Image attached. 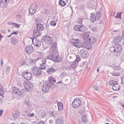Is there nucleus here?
<instances>
[{"label":"nucleus","instance_id":"obj_57","mask_svg":"<svg viewBox=\"0 0 124 124\" xmlns=\"http://www.w3.org/2000/svg\"><path fill=\"white\" fill-rule=\"evenodd\" d=\"M12 23L10 22H7V23L11 25H13V24H12Z\"/></svg>","mask_w":124,"mask_h":124},{"label":"nucleus","instance_id":"obj_34","mask_svg":"<svg viewBox=\"0 0 124 124\" xmlns=\"http://www.w3.org/2000/svg\"><path fill=\"white\" fill-rule=\"evenodd\" d=\"M109 84L110 85H114L116 83H117V82L113 80H111L109 81Z\"/></svg>","mask_w":124,"mask_h":124},{"label":"nucleus","instance_id":"obj_29","mask_svg":"<svg viewBox=\"0 0 124 124\" xmlns=\"http://www.w3.org/2000/svg\"><path fill=\"white\" fill-rule=\"evenodd\" d=\"M80 27L79 30V31L83 32L86 30V28L84 26L80 25Z\"/></svg>","mask_w":124,"mask_h":124},{"label":"nucleus","instance_id":"obj_58","mask_svg":"<svg viewBox=\"0 0 124 124\" xmlns=\"http://www.w3.org/2000/svg\"><path fill=\"white\" fill-rule=\"evenodd\" d=\"M31 61V62H33V63H34L36 62L35 59H32Z\"/></svg>","mask_w":124,"mask_h":124},{"label":"nucleus","instance_id":"obj_35","mask_svg":"<svg viewBox=\"0 0 124 124\" xmlns=\"http://www.w3.org/2000/svg\"><path fill=\"white\" fill-rule=\"evenodd\" d=\"M80 27L79 25H75L74 27V29L76 31H79Z\"/></svg>","mask_w":124,"mask_h":124},{"label":"nucleus","instance_id":"obj_19","mask_svg":"<svg viewBox=\"0 0 124 124\" xmlns=\"http://www.w3.org/2000/svg\"><path fill=\"white\" fill-rule=\"evenodd\" d=\"M10 40L11 44L13 45L17 44L19 41V40L17 39L14 37L11 38Z\"/></svg>","mask_w":124,"mask_h":124},{"label":"nucleus","instance_id":"obj_22","mask_svg":"<svg viewBox=\"0 0 124 124\" xmlns=\"http://www.w3.org/2000/svg\"><path fill=\"white\" fill-rule=\"evenodd\" d=\"M82 121L84 123H86L88 121V118L85 115H83L82 117Z\"/></svg>","mask_w":124,"mask_h":124},{"label":"nucleus","instance_id":"obj_38","mask_svg":"<svg viewBox=\"0 0 124 124\" xmlns=\"http://www.w3.org/2000/svg\"><path fill=\"white\" fill-rule=\"evenodd\" d=\"M49 78V81L51 82L52 81H53L54 82H56L55 79L53 77H50Z\"/></svg>","mask_w":124,"mask_h":124},{"label":"nucleus","instance_id":"obj_17","mask_svg":"<svg viewBox=\"0 0 124 124\" xmlns=\"http://www.w3.org/2000/svg\"><path fill=\"white\" fill-rule=\"evenodd\" d=\"M57 70L53 68V67L48 68L47 69L46 72L48 74H51L56 71Z\"/></svg>","mask_w":124,"mask_h":124},{"label":"nucleus","instance_id":"obj_36","mask_svg":"<svg viewBox=\"0 0 124 124\" xmlns=\"http://www.w3.org/2000/svg\"><path fill=\"white\" fill-rule=\"evenodd\" d=\"M56 124H63V122L61 120H60L59 119H57L56 120Z\"/></svg>","mask_w":124,"mask_h":124},{"label":"nucleus","instance_id":"obj_54","mask_svg":"<svg viewBox=\"0 0 124 124\" xmlns=\"http://www.w3.org/2000/svg\"><path fill=\"white\" fill-rule=\"evenodd\" d=\"M3 112V110L2 109L0 110V116L1 115Z\"/></svg>","mask_w":124,"mask_h":124},{"label":"nucleus","instance_id":"obj_43","mask_svg":"<svg viewBox=\"0 0 124 124\" xmlns=\"http://www.w3.org/2000/svg\"><path fill=\"white\" fill-rule=\"evenodd\" d=\"M82 19H79L78 21V23L79 24H81L82 23Z\"/></svg>","mask_w":124,"mask_h":124},{"label":"nucleus","instance_id":"obj_23","mask_svg":"<svg viewBox=\"0 0 124 124\" xmlns=\"http://www.w3.org/2000/svg\"><path fill=\"white\" fill-rule=\"evenodd\" d=\"M120 88V86L118 85L117 83H116L114 85H113L112 89L114 90L117 91L119 90Z\"/></svg>","mask_w":124,"mask_h":124},{"label":"nucleus","instance_id":"obj_49","mask_svg":"<svg viewBox=\"0 0 124 124\" xmlns=\"http://www.w3.org/2000/svg\"><path fill=\"white\" fill-rule=\"evenodd\" d=\"M35 39H34L35 41H38L39 42H40V40H41V39H38L37 37L36 38H34Z\"/></svg>","mask_w":124,"mask_h":124},{"label":"nucleus","instance_id":"obj_13","mask_svg":"<svg viewBox=\"0 0 124 124\" xmlns=\"http://www.w3.org/2000/svg\"><path fill=\"white\" fill-rule=\"evenodd\" d=\"M34 51L33 47L31 46H26L25 49V51L28 54H31Z\"/></svg>","mask_w":124,"mask_h":124},{"label":"nucleus","instance_id":"obj_10","mask_svg":"<svg viewBox=\"0 0 124 124\" xmlns=\"http://www.w3.org/2000/svg\"><path fill=\"white\" fill-rule=\"evenodd\" d=\"M50 87L49 83H47L46 82L43 85L42 90L44 92H48Z\"/></svg>","mask_w":124,"mask_h":124},{"label":"nucleus","instance_id":"obj_62","mask_svg":"<svg viewBox=\"0 0 124 124\" xmlns=\"http://www.w3.org/2000/svg\"><path fill=\"white\" fill-rule=\"evenodd\" d=\"M62 82L61 81H59L57 83L58 84H61L62 83Z\"/></svg>","mask_w":124,"mask_h":124},{"label":"nucleus","instance_id":"obj_31","mask_svg":"<svg viewBox=\"0 0 124 124\" xmlns=\"http://www.w3.org/2000/svg\"><path fill=\"white\" fill-rule=\"evenodd\" d=\"M34 45L35 46L39 47L41 45V42L38 41H35V42L34 43Z\"/></svg>","mask_w":124,"mask_h":124},{"label":"nucleus","instance_id":"obj_59","mask_svg":"<svg viewBox=\"0 0 124 124\" xmlns=\"http://www.w3.org/2000/svg\"><path fill=\"white\" fill-rule=\"evenodd\" d=\"M92 30L94 32H95L96 31V30L95 28H93L92 29Z\"/></svg>","mask_w":124,"mask_h":124},{"label":"nucleus","instance_id":"obj_28","mask_svg":"<svg viewBox=\"0 0 124 124\" xmlns=\"http://www.w3.org/2000/svg\"><path fill=\"white\" fill-rule=\"evenodd\" d=\"M90 39V41L89 42L94 43H95L96 41V39L94 37H91Z\"/></svg>","mask_w":124,"mask_h":124},{"label":"nucleus","instance_id":"obj_16","mask_svg":"<svg viewBox=\"0 0 124 124\" xmlns=\"http://www.w3.org/2000/svg\"><path fill=\"white\" fill-rule=\"evenodd\" d=\"M89 32H86L84 34L83 36V39L86 42H88L90 41V37L89 36Z\"/></svg>","mask_w":124,"mask_h":124},{"label":"nucleus","instance_id":"obj_63","mask_svg":"<svg viewBox=\"0 0 124 124\" xmlns=\"http://www.w3.org/2000/svg\"><path fill=\"white\" fill-rule=\"evenodd\" d=\"M99 67H98L97 68V72H99Z\"/></svg>","mask_w":124,"mask_h":124},{"label":"nucleus","instance_id":"obj_60","mask_svg":"<svg viewBox=\"0 0 124 124\" xmlns=\"http://www.w3.org/2000/svg\"><path fill=\"white\" fill-rule=\"evenodd\" d=\"M86 63V62L85 61L83 62L82 63L83 64L82 65L83 66H82V67H83L84 65H85V64Z\"/></svg>","mask_w":124,"mask_h":124},{"label":"nucleus","instance_id":"obj_20","mask_svg":"<svg viewBox=\"0 0 124 124\" xmlns=\"http://www.w3.org/2000/svg\"><path fill=\"white\" fill-rule=\"evenodd\" d=\"M40 35V32L38 30L34 31L33 36V38H36Z\"/></svg>","mask_w":124,"mask_h":124},{"label":"nucleus","instance_id":"obj_7","mask_svg":"<svg viewBox=\"0 0 124 124\" xmlns=\"http://www.w3.org/2000/svg\"><path fill=\"white\" fill-rule=\"evenodd\" d=\"M81 101L80 99H76L73 102L72 104V107L74 108L80 107L81 106Z\"/></svg>","mask_w":124,"mask_h":124},{"label":"nucleus","instance_id":"obj_47","mask_svg":"<svg viewBox=\"0 0 124 124\" xmlns=\"http://www.w3.org/2000/svg\"><path fill=\"white\" fill-rule=\"evenodd\" d=\"M118 74H119V73L115 72L113 73H111L112 75L115 76H119V75H118Z\"/></svg>","mask_w":124,"mask_h":124},{"label":"nucleus","instance_id":"obj_26","mask_svg":"<svg viewBox=\"0 0 124 124\" xmlns=\"http://www.w3.org/2000/svg\"><path fill=\"white\" fill-rule=\"evenodd\" d=\"M62 58L58 55V54H57L55 56L54 62H60L62 61Z\"/></svg>","mask_w":124,"mask_h":124},{"label":"nucleus","instance_id":"obj_30","mask_svg":"<svg viewBox=\"0 0 124 124\" xmlns=\"http://www.w3.org/2000/svg\"><path fill=\"white\" fill-rule=\"evenodd\" d=\"M74 57L75 58L76 57V59L75 60V61L76 62H78L80 60V57L78 55H74V56H72V57Z\"/></svg>","mask_w":124,"mask_h":124},{"label":"nucleus","instance_id":"obj_55","mask_svg":"<svg viewBox=\"0 0 124 124\" xmlns=\"http://www.w3.org/2000/svg\"><path fill=\"white\" fill-rule=\"evenodd\" d=\"M50 115L53 116H55V115H54V114L53 112H51L50 113Z\"/></svg>","mask_w":124,"mask_h":124},{"label":"nucleus","instance_id":"obj_18","mask_svg":"<svg viewBox=\"0 0 124 124\" xmlns=\"http://www.w3.org/2000/svg\"><path fill=\"white\" fill-rule=\"evenodd\" d=\"M122 39V38L121 36L116 37L114 39V42L116 44H118L120 42H121Z\"/></svg>","mask_w":124,"mask_h":124},{"label":"nucleus","instance_id":"obj_21","mask_svg":"<svg viewBox=\"0 0 124 124\" xmlns=\"http://www.w3.org/2000/svg\"><path fill=\"white\" fill-rule=\"evenodd\" d=\"M57 104L58 110L59 111L62 110L63 108V104L61 102H59L57 103Z\"/></svg>","mask_w":124,"mask_h":124},{"label":"nucleus","instance_id":"obj_50","mask_svg":"<svg viewBox=\"0 0 124 124\" xmlns=\"http://www.w3.org/2000/svg\"><path fill=\"white\" fill-rule=\"evenodd\" d=\"M10 67L9 66H8L6 68V70L8 72H9L10 71Z\"/></svg>","mask_w":124,"mask_h":124},{"label":"nucleus","instance_id":"obj_42","mask_svg":"<svg viewBox=\"0 0 124 124\" xmlns=\"http://www.w3.org/2000/svg\"><path fill=\"white\" fill-rule=\"evenodd\" d=\"M31 7H33V8L34 9H35L36 10L37 8V6L36 4H33L32 5Z\"/></svg>","mask_w":124,"mask_h":124},{"label":"nucleus","instance_id":"obj_53","mask_svg":"<svg viewBox=\"0 0 124 124\" xmlns=\"http://www.w3.org/2000/svg\"><path fill=\"white\" fill-rule=\"evenodd\" d=\"M45 123L44 121H41L39 122L38 124H45Z\"/></svg>","mask_w":124,"mask_h":124},{"label":"nucleus","instance_id":"obj_12","mask_svg":"<svg viewBox=\"0 0 124 124\" xmlns=\"http://www.w3.org/2000/svg\"><path fill=\"white\" fill-rule=\"evenodd\" d=\"M12 92L16 94L17 95L20 96L22 94L23 90H20L15 87L13 88Z\"/></svg>","mask_w":124,"mask_h":124},{"label":"nucleus","instance_id":"obj_52","mask_svg":"<svg viewBox=\"0 0 124 124\" xmlns=\"http://www.w3.org/2000/svg\"><path fill=\"white\" fill-rule=\"evenodd\" d=\"M95 89L96 91L97 90H98V87L96 85H95L94 86V87H93Z\"/></svg>","mask_w":124,"mask_h":124},{"label":"nucleus","instance_id":"obj_45","mask_svg":"<svg viewBox=\"0 0 124 124\" xmlns=\"http://www.w3.org/2000/svg\"><path fill=\"white\" fill-rule=\"evenodd\" d=\"M113 69L114 70H118L119 69V68L118 66H116L114 67Z\"/></svg>","mask_w":124,"mask_h":124},{"label":"nucleus","instance_id":"obj_48","mask_svg":"<svg viewBox=\"0 0 124 124\" xmlns=\"http://www.w3.org/2000/svg\"><path fill=\"white\" fill-rule=\"evenodd\" d=\"M18 32H19L18 31H14L11 33V35H12L13 34L17 35L18 34Z\"/></svg>","mask_w":124,"mask_h":124},{"label":"nucleus","instance_id":"obj_46","mask_svg":"<svg viewBox=\"0 0 124 124\" xmlns=\"http://www.w3.org/2000/svg\"><path fill=\"white\" fill-rule=\"evenodd\" d=\"M46 58H43L42 60V62H43V63L45 64L46 62Z\"/></svg>","mask_w":124,"mask_h":124},{"label":"nucleus","instance_id":"obj_25","mask_svg":"<svg viewBox=\"0 0 124 124\" xmlns=\"http://www.w3.org/2000/svg\"><path fill=\"white\" fill-rule=\"evenodd\" d=\"M78 65V62H76L74 61L71 63L70 65V68H75Z\"/></svg>","mask_w":124,"mask_h":124},{"label":"nucleus","instance_id":"obj_6","mask_svg":"<svg viewBox=\"0 0 124 124\" xmlns=\"http://www.w3.org/2000/svg\"><path fill=\"white\" fill-rule=\"evenodd\" d=\"M71 43L77 47L79 48L81 47V42L78 39H74L70 41Z\"/></svg>","mask_w":124,"mask_h":124},{"label":"nucleus","instance_id":"obj_27","mask_svg":"<svg viewBox=\"0 0 124 124\" xmlns=\"http://www.w3.org/2000/svg\"><path fill=\"white\" fill-rule=\"evenodd\" d=\"M29 11L31 15L34 14L36 12V10L33 8V7H31L29 9Z\"/></svg>","mask_w":124,"mask_h":124},{"label":"nucleus","instance_id":"obj_14","mask_svg":"<svg viewBox=\"0 0 124 124\" xmlns=\"http://www.w3.org/2000/svg\"><path fill=\"white\" fill-rule=\"evenodd\" d=\"M9 0H0V7L3 8L5 7L8 4Z\"/></svg>","mask_w":124,"mask_h":124},{"label":"nucleus","instance_id":"obj_51","mask_svg":"<svg viewBox=\"0 0 124 124\" xmlns=\"http://www.w3.org/2000/svg\"><path fill=\"white\" fill-rule=\"evenodd\" d=\"M34 114L33 113H32L30 114H29L28 115V116L30 117H32L34 116Z\"/></svg>","mask_w":124,"mask_h":124},{"label":"nucleus","instance_id":"obj_39","mask_svg":"<svg viewBox=\"0 0 124 124\" xmlns=\"http://www.w3.org/2000/svg\"><path fill=\"white\" fill-rule=\"evenodd\" d=\"M12 23L13 24V25L16 28H18L20 27V25L18 24H17L16 23Z\"/></svg>","mask_w":124,"mask_h":124},{"label":"nucleus","instance_id":"obj_24","mask_svg":"<svg viewBox=\"0 0 124 124\" xmlns=\"http://www.w3.org/2000/svg\"><path fill=\"white\" fill-rule=\"evenodd\" d=\"M37 25V30L39 31L42 30L43 29V25L40 24L36 23Z\"/></svg>","mask_w":124,"mask_h":124},{"label":"nucleus","instance_id":"obj_1","mask_svg":"<svg viewBox=\"0 0 124 124\" xmlns=\"http://www.w3.org/2000/svg\"><path fill=\"white\" fill-rule=\"evenodd\" d=\"M101 16V13L100 12H97L96 14H94L91 13L90 20L92 22H94L98 21Z\"/></svg>","mask_w":124,"mask_h":124},{"label":"nucleus","instance_id":"obj_11","mask_svg":"<svg viewBox=\"0 0 124 124\" xmlns=\"http://www.w3.org/2000/svg\"><path fill=\"white\" fill-rule=\"evenodd\" d=\"M79 53L80 56L84 58L87 57L88 55L87 51L85 49H81Z\"/></svg>","mask_w":124,"mask_h":124},{"label":"nucleus","instance_id":"obj_15","mask_svg":"<svg viewBox=\"0 0 124 124\" xmlns=\"http://www.w3.org/2000/svg\"><path fill=\"white\" fill-rule=\"evenodd\" d=\"M86 48L88 49H90L92 47L91 45L89 43L84 42L83 44L81 43V47Z\"/></svg>","mask_w":124,"mask_h":124},{"label":"nucleus","instance_id":"obj_4","mask_svg":"<svg viewBox=\"0 0 124 124\" xmlns=\"http://www.w3.org/2000/svg\"><path fill=\"white\" fill-rule=\"evenodd\" d=\"M57 54H58V53L57 50H53L52 53L47 56V58L54 61L55 56Z\"/></svg>","mask_w":124,"mask_h":124},{"label":"nucleus","instance_id":"obj_3","mask_svg":"<svg viewBox=\"0 0 124 124\" xmlns=\"http://www.w3.org/2000/svg\"><path fill=\"white\" fill-rule=\"evenodd\" d=\"M122 50L121 46L118 44H115L113 47L110 48L111 51L116 53H119Z\"/></svg>","mask_w":124,"mask_h":124},{"label":"nucleus","instance_id":"obj_8","mask_svg":"<svg viewBox=\"0 0 124 124\" xmlns=\"http://www.w3.org/2000/svg\"><path fill=\"white\" fill-rule=\"evenodd\" d=\"M22 76L24 78L27 80H30L32 77L31 73L27 72H23L22 74Z\"/></svg>","mask_w":124,"mask_h":124},{"label":"nucleus","instance_id":"obj_5","mask_svg":"<svg viewBox=\"0 0 124 124\" xmlns=\"http://www.w3.org/2000/svg\"><path fill=\"white\" fill-rule=\"evenodd\" d=\"M32 73L35 76H39L41 75L42 73V71L39 68L35 67L32 70Z\"/></svg>","mask_w":124,"mask_h":124},{"label":"nucleus","instance_id":"obj_44","mask_svg":"<svg viewBox=\"0 0 124 124\" xmlns=\"http://www.w3.org/2000/svg\"><path fill=\"white\" fill-rule=\"evenodd\" d=\"M66 75V73L63 72L61 74L60 76L62 78L63 77L65 76Z\"/></svg>","mask_w":124,"mask_h":124},{"label":"nucleus","instance_id":"obj_61","mask_svg":"<svg viewBox=\"0 0 124 124\" xmlns=\"http://www.w3.org/2000/svg\"><path fill=\"white\" fill-rule=\"evenodd\" d=\"M2 100L0 99V105L2 104Z\"/></svg>","mask_w":124,"mask_h":124},{"label":"nucleus","instance_id":"obj_64","mask_svg":"<svg viewBox=\"0 0 124 124\" xmlns=\"http://www.w3.org/2000/svg\"><path fill=\"white\" fill-rule=\"evenodd\" d=\"M25 103L27 104V105L29 106V103L28 102H27V103H26V102H25Z\"/></svg>","mask_w":124,"mask_h":124},{"label":"nucleus","instance_id":"obj_41","mask_svg":"<svg viewBox=\"0 0 124 124\" xmlns=\"http://www.w3.org/2000/svg\"><path fill=\"white\" fill-rule=\"evenodd\" d=\"M50 25L52 26H54L56 25V23L55 22L52 21L50 22Z\"/></svg>","mask_w":124,"mask_h":124},{"label":"nucleus","instance_id":"obj_33","mask_svg":"<svg viewBox=\"0 0 124 124\" xmlns=\"http://www.w3.org/2000/svg\"><path fill=\"white\" fill-rule=\"evenodd\" d=\"M59 4L62 6H64L66 5V3L62 0H60L59 1Z\"/></svg>","mask_w":124,"mask_h":124},{"label":"nucleus","instance_id":"obj_40","mask_svg":"<svg viewBox=\"0 0 124 124\" xmlns=\"http://www.w3.org/2000/svg\"><path fill=\"white\" fill-rule=\"evenodd\" d=\"M39 55H40L39 56V57L37 58H36L35 59V61L36 62L38 60L41 59V55L40 54V53L39 54Z\"/></svg>","mask_w":124,"mask_h":124},{"label":"nucleus","instance_id":"obj_32","mask_svg":"<svg viewBox=\"0 0 124 124\" xmlns=\"http://www.w3.org/2000/svg\"><path fill=\"white\" fill-rule=\"evenodd\" d=\"M46 68V66L45 65V64L43 63H41L40 64L39 68H40L41 70H44Z\"/></svg>","mask_w":124,"mask_h":124},{"label":"nucleus","instance_id":"obj_9","mask_svg":"<svg viewBox=\"0 0 124 124\" xmlns=\"http://www.w3.org/2000/svg\"><path fill=\"white\" fill-rule=\"evenodd\" d=\"M43 40L48 45L51 44L52 43L53 39L50 37L48 36H44L43 38Z\"/></svg>","mask_w":124,"mask_h":124},{"label":"nucleus","instance_id":"obj_56","mask_svg":"<svg viewBox=\"0 0 124 124\" xmlns=\"http://www.w3.org/2000/svg\"><path fill=\"white\" fill-rule=\"evenodd\" d=\"M49 122L50 124H52L53 123V120L51 119L49 120Z\"/></svg>","mask_w":124,"mask_h":124},{"label":"nucleus","instance_id":"obj_2","mask_svg":"<svg viewBox=\"0 0 124 124\" xmlns=\"http://www.w3.org/2000/svg\"><path fill=\"white\" fill-rule=\"evenodd\" d=\"M23 85L25 90L28 92L31 91L33 88L32 83L29 81H25L23 83Z\"/></svg>","mask_w":124,"mask_h":124},{"label":"nucleus","instance_id":"obj_37","mask_svg":"<svg viewBox=\"0 0 124 124\" xmlns=\"http://www.w3.org/2000/svg\"><path fill=\"white\" fill-rule=\"evenodd\" d=\"M57 46L56 43L55 42L52 44V48L53 50H54L56 49V47Z\"/></svg>","mask_w":124,"mask_h":124}]
</instances>
